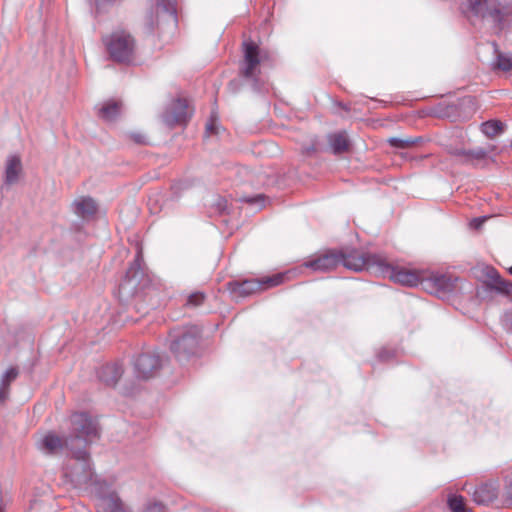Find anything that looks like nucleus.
I'll list each match as a JSON object with an SVG mask.
<instances>
[{"mask_svg":"<svg viewBox=\"0 0 512 512\" xmlns=\"http://www.w3.org/2000/svg\"><path fill=\"white\" fill-rule=\"evenodd\" d=\"M455 156H462L465 163H474V161L486 158L488 151L484 148H474L471 150L456 149L452 152Z\"/></svg>","mask_w":512,"mask_h":512,"instance_id":"24","label":"nucleus"},{"mask_svg":"<svg viewBox=\"0 0 512 512\" xmlns=\"http://www.w3.org/2000/svg\"><path fill=\"white\" fill-rule=\"evenodd\" d=\"M262 198H263L262 195H258L256 198L247 199V201L248 202H256L257 200L262 199Z\"/></svg>","mask_w":512,"mask_h":512,"instance_id":"43","label":"nucleus"},{"mask_svg":"<svg viewBox=\"0 0 512 512\" xmlns=\"http://www.w3.org/2000/svg\"><path fill=\"white\" fill-rule=\"evenodd\" d=\"M19 372L15 367L9 368L0 379V403H3L9 395V386L17 378Z\"/></svg>","mask_w":512,"mask_h":512,"instance_id":"23","label":"nucleus"},{"mask_svg":"<svg viewBox=\"0 0 512 512\" xmlns=\"http://www.w3.org/2000/svg\"><path fill=\"white\" fill-rule=\"evenodd\" d=\"M38 449L46 455H55L61 451L64 447L71 450L74 449L72 445V439H62L55 433L49 432L45 434L37 443Z\"/></svg>","mask_w":512,"mask_h":512,"instance_id":"15","label":"nucleus"},{"mask_svg":"<svg viewBox=\"0 0 512 512\" xmlns=\"http://www.w3.org/2000/svg\"><path fill=\"white\" fill-rule=\"evenodd\" d=\"M490 218V216H482L474 218L470 221L469 225L472 229L480 230L484 223Z\"/></svg>","mask_w":512,"mask_h":512,"instance_id":"33","label":"nucleus"},{"mask_svg":"<svg viewBox=\"0 0 512 512\" xmlns=\"http://www.w3.org/2000/svg\"><path fill=\"white\" fill-rule=\"evenodd\" d=\"M473 500L480 505H487L497 498V489L493 484H482L475 488Z\"/></svg>","mask_w":512,"mask_h":512,"instance_id":"21","label":"nucleus"},{"mask_svg":"<svg viewBox=\"0 0 512 512\" xmlns=\"http://www.w3.org/2000/svg\"><path fill=\"white\" fill-rule=\"evenodd\" d=\"M72 206L75 214L83 219L94 216L98 209L95 200L89 196H82L75 199Z\"/></svg>","mask_w":512,"mask_h":512,"instance_id":"17","label":"nucleus"},{"mask_svg":"<svg viewBox=\"0 0 512 512\" xmlns=\"http://www.w3.org/2000/svg\"><path fill=\"white\" fill-rule=\"evenodd\" d=\"M120 114V104L118 102H107L99 110V116L105 121H114Z\"/></svg>","mask_w":512,"mask_h":512,"instance_id":"26","label":"nucleus"},{"mask_svg":"<svg viewBox=\"0 0 512 512\" xmlns=\"http://www.w3.org/2000/svg\"><path fill=\"white\" fill-rule=\"evenodd\" d=\"M131 138L138 144H145L146 143V139H145V136L140 134V133H133L131 135Z\"/></svg>","mask_w":512,"mask_h":512,"instance_id":"37","label":"nucleus"},{"mask_svg":"<svg viewBox=\"0 0 512 512\" xmlns=\"http://www.w3.org/2000/svg\"><path fill=\"white\" fill-rule=\"evenodd\" d=\"M22 173V162L19 156L11 155L6 160L5 173H4V187H9L18 182Z\"/></svg>","mask_w":512,"mask_h":512,"instance_id":"16","label":"nucleus"},{"mask_svg":"<svg viewBox=\"0 0 512 512\" xmlns=\"http://www.w3.org/2000/svg\"><path fill=\"white\" fill-rule=\"evenodd\" d=\"M192 111L188 107V103L185 99H176L162 114L163 122L173 127L175 125L186 124L188 119L191 117Z\"/></svg>","mask_w":512,"mask_h":512,"instance_id":"13","label":"nucleus"},{"mask_svg":"<svg viewBox=\"0 0 512 512\" xmlns=\"http://www.w3.org/2000/svg\"><path fill=\"white\" fill-rule=\"evenodd\" d=\"M171 337L172 353L180 360L187 359L196 353L200 329L197 326H190L182 330H174Z\"/></svg>","mask_w":512,"mask_h":512,"instance_id":"4","label":"nucleus"},{"mask_svg":"<svg viewBox=\"0 0 512 512\" xmlns=\"http://www.w3.org/2000/svg\"><path fill=\"white\" fill-rule=\"evenodd\" d=\"M205 295L201 292L192 293L187 300V304L193 307H197L203 303Z\"/></svg>","mask_w":512,"mask_h":512,"instance_id":"31","label":"nucleus"},{"mask_svg":"<svg viewBox=\"0 0 512 512\" xmlns=\"http://www.w3.org/2000/svg\"><path fill=\"white\" fill-rule=\"evenodd\" d=\"M206 133L207 134H217L218 133V121L216 118H211L210 121L206 124Z\"/></svg>","mask_w":512,"mask_h":512,"instance_id":"34","label":"nucleus"},{"mask_svg":"<svg viewBox=\"0 0 512 512\" xmlns=\"http://www.w3.org/2000/svg\"><path fill=\"white\" fill-rule=\"evenodd\" d=\"M98 512H127L121 499L116 493L102 495L97 502ZM140 512H165V507L159 502L147 504Z\"/></svg>","mask_w":512,"mask_h":512,"instance_id":"11","label":"nucleus"},{"mask_svg":"<svg viewBox=\"0 0 512 512\" xmlns=\"http://www.w3.org/2000/svg\"><path fill=\"white\" fill-rule=\"evenodd\" d=\"M158 285V280L148 271L144 258H134L119 285V298L123 302L137 298L145 299L158 288Z\"/></svg>","mask_w":512,"mask_h":512,"instance_id":"1","label":"nucleus"},{"mask_svg":"<svg viewBox=\"0 0 512 512\" xmlns=\"http://www.w3.org/2000/svg\"><path fill=\"white\" fill-rule=\"evenodd\" d=\"M426 280H430L438 291L448 293L455 289L458 279L448 274L427 273Z\"/></svg>","mask_w":512,"mask_h":512,"instance_id":"19","label":"nucleus"},{"mask_svg":"<svg viewBox=\"0 0 512 512\" xmlns=\"http://www.w3.org/2000/svg\"><path fill=\"white\" fill-rule=\"evenodd\" d=\"M382 260L384 258H337V263L338 268L342 266L353 272L366 271L379 276Z\"/></svg>","mask_w":512,"mask_h":512,"instance_id":"12","label":"nucleus"},{"mask_svg":"<svg viewBox=\"0 0 512 512\" xmlns=\"http://www.w3.org/2000/svg\"><path fill=\"white\" fill-rule=\"evenodd\" d=\"M470 12L489 22L496 31L503 28V14L498 0H468Z\"/></svg>","mask_w":512,"mask_h":512,"instance_id":"6","label":"nucleus"},{"mask_svg":"<svg viewBox=\"0 0 512 512\" xmlns=\"http://www.w3.org/2000/svg\"><path fill=\"white\" fill-rule=\"evenodd\" d=\"M504 326L508 331L512 332V309L505 314Z\"/></svg>","mask_w":512,"mask_h":512,"instance_id":"35","label":"nucleus"},{"mask_svg":"<svg viewBox=\"0 0 512 512\" xmlns=\"http://www.w3.org/2000/svg\"><path fill=\"white\" fill-rule=\"evenodd\" d=\"M243 46L244 60L240 68L241 75L246 79L256 80L261 62L259 48L253 42H244Z\"/></svg>","mask_w":512,"mask_h":512,"instance_id":"14","label":"nucleus"},{"mask_svg":"<svg viewBox=\"0 0 512 512\" xmlns=\"http://www.w3.org/2000/svg\"><path fill=\"white\" fill-rule=\"evenodd\" d=\"M315 151H316V148H315L314 144L309 145L307 147H303V149H302V153L305 154V155H311Z\"/></svg>","mask_w":512,"mask_h":512,"instance_id":"39","label":"nucleus"},{"mask_svg":"<svg viewBox=\"0 0 512 512\" xmlns=\"http://www.w3.org/2000/svg\"><path fill=\"white\" fill-rule=\"evenodd\" d=\"M473 277L482 282L490 291H495L502 295H509L512 292V284L499 274L492 266L478 264L471 269Z\"/></svg>","mask_w":512,"mask_h":512,"instance_id":"5","label":"nucleus"},{"mask_svg":"<svg viewBox=\"0 0 512 512\" xmlns=\"http://www.w3.org/2000/svg\"><path fill=\"white\" fill-rule=\"evenodd\" d=\"M492 47L496 54L495 61L493 62L494 69L504 72L512 70V55L500 52L496 43H492Z\"/></svg>","mask_w":512,"mask_h":512,"instance_id":"25","label":"nucleus"},{"mask_svg":"<svg viewBox=\"0 0 512 512\" xmlns=\"http://www.w3.org/2000/svg\"><path fill=\"white\" fill-rule=\"evenodd\" d=\"M390 357L389 353L386 350H383L379 353V358L381 360H386Z\"/></svg>","mask_w":512,"mask_h":512,"instance_id":"40","label":"nucleus"},{"mask_svg":"<svg viewBox=\"0 0 512 512\" xmlns=\"http://www.w3.org/2000/svg\"><path fill=\"white\" fill-rule=\"evenodd\" d=\"M123 374V368L118 363L103 365L98 371V378L107 386H115Z\"/></svg>","mask_w":512,"mask_h":512,"instance_id":"18","label":"nucleus"},{"mask_svg":"<svg viewBox=\"0 0 512 512\" xmlns=\"http://www.w3.org/2000/svg\"><path fill=\"white\" fill-rule=\"evenodd\" d=\"M327 141L329 149L335 155L345 153L349 150L350 142L345 131L329 134Z\"/></svg>","mask_w":512,"mask_h":512,"instance_id":"20","label":"nucleus"},{"mask_svg":"<svg viewBox=\"0 0 512 512\" xmlns=\"http://www.w3.org/2000/svg\"><path fill=\"white\" fill-rule=\"evenodd\" d=\"M214 206L219 214L228 213V201L226 198L217 197V199L214 202Z\"/></svg>","mask_w":512,"mask_h":512,"instance_id":"32","label":"nucleus"},{"mask_svg":"<svg viewBox=\"0 0 512 512\" xmlns=\"http://www.w3.org/2000/svg\"><path fill=\"white\" fill-rule=\"evenodd\" d=\"M448 506L452 512H467L462 496H450L448 499Z\"/></svg>","mask_w":512,"mask_h":512,"instance_id":"29","label":"nucleus"},{"mask_svg":"<svg viewBox=\"0 0 512 512\" xmlns=\"http://www.w3.org/2000/svg\"><path fill=\"white\" fill-rule=\"evenodd\" d=\"M304 267L315 272H328L338 268L337 258H313L305 262Z\"/></svg>","mask_w":512,"mask_h":512,"instance_id":"22","label":"nucleus"},{"mask_svg":"<svg viewBox=\"0 0 512 512\" xmlns=\"http://www.w3.org/2000/svg\"><path fill=\"white\" fill-rule=\"evenodd\" d=\"M389 144L393 147L397 148H407L410 146H413L416 142V138H398V137H392L388 140Z\"/></svg>","mask_w":512,"mask_h":512,"instance_id":"30","label":"nucleus"},{"mask_svg":"<svg viewBox=\"0 0 512 512\" xmlns=\"http://www.w3.org/2000/svg\"><path fill=\"white\" fill-rule=\"evenodd\" d=\"M176 4V0H156L157 13L161 11L169 18L175 20L177 13Z\"/></svg>","mask_w":512,"mask_h":512,"instance_id":"28","label":"nucleus"},{"mask_svg":"<svg viewBox=\"0 0 512 512\" xmlns=\"http://www.w3.org/2000/svg\"><path fill=\"white\" fill-rule=\"evenodd\" d=\"M75 232H76V239H77V240H80V239H81V237H82V234H83V233L81 232V230H80V227H79V226H77V227H76Z\"/></svg>","mask_w":512,"mask_h":512,"instance_id":"41","label":"nucleus"},{"mask_svg":"<svg viewBox=\"0 0 512 512\" xmlns=\"http://www.w3.org/2000/svg\"><path fill=\"white\" fill-rule=\"evenodd\" d=\"M481 131L487 137L493 138L504 131V124L499 120H489L482 123Z\"/></svg>","mask_w":512,"mask_h":512,"instance_id":"27","label":"nucleus"},{"mask_svg":"<svg viewBox=\"0 0 512 512\" xmlns=\"http://www.w3.org/2000/svg\"><path fill=\"white\" fill-rule=\"evenodd\" d=\"M75 462L65 468V476L76 486L87 485L93 480L89 455L85 449L73 452Z\"/></svg>","mask_w":512,"mask_h":512,"instance_id":"9","label":"nucleus"},{"mask_svg":"<svg viewBox=\"0 0 512 512\" xmlns=\"http://www.w3.org/2000/svg\"><path fill=\"white\" fill-rule=\"evenodd\" d=\"M72 434L68 439L82 441L84 447L99 437L98 423L86 413H74L71 416Z\"/></svg>","mask_w":512,"mask_h":512,"instance_id":"8","label":"nucleus"},{"mask_svg":"<svg viewBox=\"0 0 512 512\" xmlns=\"http://www.w3.org/2000/svg\"><path fill=\"white\" fill-rule=\"evenodd\" d=\"M295 274L296 272L294 270H289L277 273L273 276L264 277L261 280L249 279L242 282L231 281L227 283V287L229 291L236 296L246 297L261 290L262 288L278 286L286 280H290L295 276Z\"/></svg>","mask_w":512,"mask_h":512,"instance_id":"3","label":"nucleus"},{"mask_svg":"<svg viewBox=\"0 0 512 512\" xmlns=\"http://www.w3.org/2000/svg\"><path fill=\"white\" fill-rule=\"evenodd\" d=\"M505 496L508 501L512 504V479L509 480L506 488H505Z\"/></svg>","mask_w":512,"mask_h":512,"instance_id":"38","label":"nucleus"},{"mask_svg":"<svg viewBox=\"0 0 512 512\" xmlns=\"http://www.w3.org/2000/svg\"><path fill=\"white\" fill-rule=\"evenodd\" d=\"M372 256H373V257H376L377 255H376V254H373Z\"/></svg>","mask_w":512,"mask_h":512,"instance_id":"45","label":"nucleus"},{"mask_svg":"<svg viewBox=\"0 0 512 512\" xmlns=\"http://www.w3.org/2000/svg\"><path fill=\"white\" fill-rule=\"evenodd\" d=\"M502 266H503L504 268H506V269H507V271L512 275V265L508 266V265H504V264H502Z\"/></svg>","mask_w":512,"mask_h":512,"instance_id":"44","label":"nucleus"},{"mask_svg":"<svg viewBox=\"0 0 512 512\" xmlns=\"http://www.w3.org/2000/svg\"><path fill=\"white\" fill-rule=\"evenodd\" d=\"M321 256H341V257H344V256H348V255L343 250H331V251H328L325 254H322Z\"/></svg>","mask_w":512,"mask_h":512,"instance_id":"36","label":"nucleus"},{"mask_svg":"<svg viewBox=\"0 0 512 512\" xmlns=\"http://www.w3.org/2000/svg\"><path fill=\"white\" fill-rule=\"evenodd\" d=\"M133 366L136 377L147 380L156 375L162 366V359L155 351L143 352L134 360Z\"/></svg>","mask_w":512,"mask_h":512,"instance_id":"10","label":"nucleus"},{"mask_svg":"<svg viewBox=\"0 0 512 512\" xmlns=\"http://www.w3.org/2000/svg\"><path fill=\"white\" fill-rule=\"evenodd\" d=\"M135 256H141L142 255V249L138 246V245H135V252H134Z\"/></svg>","mask_w":512,"mask_h":512,"instance_id":"42","label":"nucleus"},{"mask_svg":"<svg viewBox=\"0 0 512 512\" xmlns=\"http://www.w3.org/2000/svg\"><path fill=\"white\" fill-rule=\"evenodd\" d=\"M386 260L387 258L382 260L379 276L388 277L396 283L411 287L417 286L427 278V272L424 270L399 268L391 265Z\"/></svg>","mask_w":512,"mask_h":512,"instance_id":"7","label":"nucleus"},{"mask_svg":"<svg viewBox=\"0 0 512 512\" xmlns=\"http://www.w3.org/2000/svg\"><path fill=\"white\" fill-rule=\"evenodd\" d=\"M103 43L110 59L115 62L129 64L134 59L135 42L132 36L124 31H116L103 37Z\"/></svg>","mask_w":512,"mask_h":512,"instance_id":"2","label":"nucleus"}]
</instances>
